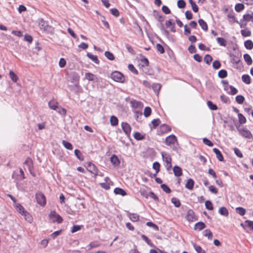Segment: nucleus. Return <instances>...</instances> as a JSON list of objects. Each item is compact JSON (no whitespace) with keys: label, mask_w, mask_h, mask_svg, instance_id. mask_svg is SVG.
Here are the masks:
<instances>
[{"label":"nucleus","mask_w":253,"mask_h":253,"mask_svg":"<svg viewBox=\"0 0 253 253\" xmlns=\"http://www.w3.org/2000/svg\"><path fill=\"white\" fill-rule=\"evenodd\" d=\"M36 200L37 203L41 206L44 207L46 203V200L45 195L41 192H39L36 194Z\"/></svg>","instance_id":"nucleus-1"},{"label":"nucleus","mask_w":253,"mask_h":253,"mask_svg":"<svg viewBox=\"0 0 253 253\" xmlns=\"http://www.w3.org/2000/svg\"><path fill=\"white\" fill-rule=\"evenodd\" d=\"M111 78L115 82L123 83L125 80L124 75L119 71H114L111 75Z\"/></svg>","instance_id":"nucleus-2"},{"label":"nucleus","mask_w":253,"mask_h":253,"mask_svg":"<svg viewBox=\"0 0 253 253\" xmlns=\"http://www.w3.org/2000/svg\"><path fill=\"white\" fill-rule=\"evenodd\" d=\"M49 216L50 218L52 220L53 222H57L58 223H60L63 221L62 217L58 213H57L55 211H51Z\"/></svg>","instance_id":"nucleus-3"},{"label":"nucleus","mask_w":253,"mask_h":253,"mask_svg":"<svg viewBox=\"0 0 253 253\" xmlns=\"http://www.w3.org/2000/svg\"><path fill=\"white\" fill-rule=\"evenodd\" d=\"M239 134L244 137L248 139H251L253 137L251 131L246 128H237Z\"/></svg>","instance_id":"nucleus-4"},{"label":"nucleus","mask_w":253,"mask_h":253,"mask_svg":"<svg viewBox=\"0 0 253 253\" xmlns=\"http://www.w3.org/2000/svg\"><path fill=\"white\" fill-rule=\"evenodd\" d=\"M87 170L93 174L94 175V177H96L98 175V169L96 166L91 163V162H89L87 165Z\"/></svg>","instance_id":"nucleus-5"},{"label":"nucleus","mask_w":253,"mask_h":253,"mask_svg":"<svg viewBox=\"0 0 253 253\" xmlns=\"http://www.w3.org/2000/svg\"><path fill=\"white\" fill-rule=\"evenodd\" d=\"M176 141L177 138L173 134L169 135L165 139V143L168 146H171V145L174 144Z\"/></svg>","instance_id":"nucleus-6"},{"label":"nucleus","mask_w":253,"mask_h":253,"mask_svg":"<svg viewBox=\"0 0 253 253\" xmlns=\"http://www.w3.org/2000/svg\"><path fill=\"white\" fill-rule=\"evenodd\" d=\"M105 182L101 183V187L105 189L109 190L110 188V185H113V182L110 180L109 177H106L105 178Z\"/></svg>","instance_id":"nucleus-7"},{"label":"nucleus","mask_w":253,"mask_h":253,"mask_svg":"<svg viewBox=\"0 0 253 253\" xmlns=\"http://www.w3.org/2000/svg\"><path fill=\"white\" fill-rule=\"evenodd\" d=\"M185 218L189 222H192L197 220L195 215V212L192 210H189L187 211Z\"/></svg>","instance_id":"nucleus-8"},{"label":"nucleus","mask_w":253,"mask_h":253,"mask_svg":"<svg viewBox=\"0 0 253 253\" xmlns=\"http://www.w3.org/2000/svg\"><path fill=\"white\" fill-rule=\"evenodd\" d=\"M122 127L126 134L127 136L129 135L131 132V127L130 125L126 122L122 123Z\"/></svg>","instance_id":"nucleus-9"},{"label":"nucleus","mask_w":253,"mask_h":253,"mask_svg":"<svg viewBox=\"0 0 253 253\" xmlns=\"http://www.w3.org/2000/svg\"><path fill=\"white\" fill-rule=\"evenodd\" d=\"M85 79L89 81H94L95 82H97L98 81V78L91 73H86L85 74Z\"/></svg>","instance_id":"nucleus-10"},{"label":"nucleus","mask_w":253,"mask_h":253,"mask_svg":"<svg viewBox=\"0 0 253 253\" xmlns=\"http://www.w3.org/2000/svg\"><path fill=\"white\" fill-rule=\"evenodd\" d=\"M127 215L132 222H136L139 219V216L137 213L127 212Z\"/></svg>","instance_id":"nucleus-11"},{"label":"nucleus","mask_w":253,"mask_h":253,"mask_svg":"<svg viewBox=\"0 0 253 253\" xmlns=\"http://www.w3.org/2000/svg\"><path fill=\"white\" fill-rule=\"evenodd\" d=\"M110 161L113 165L118 166L120 165V162L118 157L115 155H113L110 158Z\"/></svg>","instance_id":"nucleus-12"},{"label":"nucleus","mask_w":253,"mask_h":253,"mask_svg":"<svg viewBox=\"0 0 253 253\" xmlns=\"http://www.w3.org/2000/svg\"><path fill=\"white\" fill-rule=\"evenodd\" d=\"M213 151L216 155V158L220 162H222L223 161V157L222 154H221V152L216 148H214L213 149Z\"/></svg>","instance_id":"nucleus-13"},{"label":"nucleus","mask_w":253,"mask_h":253,"mask_svg":"<svg viewBox=\"0 0 253 253\" xmlns=\"http://www.w3.org/2000/svg\"><path fill=\"white\" fill-rule=\"evenodd\" d=\"M173 171L176 176H180L182 175V169L178 166H175L173 168Z\"/></svg>","instance_id":"nucleus-14"},{"label":"nucleus","mask_w":253,"mask_h":253,"mask_svg":"<svg viewBox=\"0 0 253 253\" xmlns=\"http://www.w3.org/2000/svg\"><path fill=\"white\" fill-rule=\"evenodd\" d=\"M194 185V181L192 179L189 178L185 184V187L188 190H192L193 189Z\"/></svg>","instance_id":"nucleus-15"},{"label":"nucleus","mask_w":253,"mask_h":253,"mask_svg":"<svg viewBox=\"0 0 253 253\" xmlns=\"http://www.w3.org/2000/svg\"><path fill=\"white\" fill-rule=\"evenodd\" d=\"M114 192L116 195H120L122 196H125L126 195V192L124 189L118 187L114 189Z\"/></svg>","instance_id":"nucleus-16"},{"label":"nucleus","mask_w":253,"mask_h":253,"mask_svg":"<svg viewBox=\"0 0 253 253\" xmlns=\"http://www.w3.org/2000/svg\"><path fill=\"white\" fill-rule=\"evenodd\" d=\"M206 227L205 224L201 221L196 223L195 225L194 229L196 230L201 231Z\"/></svg>","instance_id":"nucleus-17"},{"label":"nucleus","mask_w":253,"mask_h":253,"mask_svg":"<svg viewBox=\"0 0 253 253\" xmlns=\"http://www.w3.org/2000/svg\"><path fill=\"white\" fill-rule=\"evenodd\" d=\"M14 207L15 209H16L17 211L19 212L21 215H22L24 212L26 211V210L24 209L23 206H22L19 203H16L14 204Z\"/></svg>","instance_id":"nucleus-18"},{"label":"nucleus","mask_w":253,"mask_h":253,"mask_svg":"<svg viewBox=\"0 0 253 253\" xmlns=\"http://www.w3.org/2000/svg\"><path fill=\"white\" fill-rule=\"evenodd\" d=\"M58 103L55 100H52L48 102V106L49 107L53 110L57 107L58 106Z\"/></svg>","instance_id":"nucleus-19"},{"label":"nucleus","mask_w":253,"mask_h":253,"mask_svg":"<svg viewBox=\"0 0 253 253\" xmlns=\"http://www.w3.org/2000/svg\"><path fill=\"white\" fill-rule=\"evenodd\" d=\"M198 22H199V24L200 26H201V28L203 30H204L205 31H207L208 30V25H207V23L203 19H199L198 21Z\"/></svg>","instance_id":"nucleus-20"},{"label":"nucleus","mask_w":253,"mask_h":253,"mask_svg":"<svg viewBox=\"0 0 253 253\" xmlns=\"http://www.w3.org/2000/svg\"><path fill=\"white\" fill-rule=\"evenodd\" d=\"M160 130L164 133L171 131V128L169 126L163 124L160 126Z\"/></svg>","instance_id":"nucleus-21"},{"label":"nucleus","mask_w":253,"mask_h":253,"mask_svg":"<svg viewBox=\"0 0 253 253\" xmlns=\"http://www.w3.org/2000/svg\"><path fill=\"white\" fill-rule=\"evenodd\" d=\"M216 41L220 46L225 47L227 45V41L223 38L217 37Z\"/></svg>","instance_id":"nucleus-22"},{"label":"nucleus","mask_w":253,"mask_h":253,"mask_svg":"<svg viewBox=\"0 0 253 253\" xmlns=\"http://www.w3.org/2000/svg\"><path fill=\"white\" fill-rule=\"evenodd\" d=\"M162 156L164 162H165L166 164L171 163V158L170 156L166 154H164V153L163 152L162 153Z\"/></svg>","instance_id":"nucleus-23"},{"label":"nucleus","mask_w":253,"mask_h":253,"mask_svg":"<svg viewBox=\"0 0 253 253\" xmlns=\"http://www.w3.org/2000/svg\"><path fill=\"white\" fill-rule=\"evenodd\" d=\"M86 55L90 60L93 61L96 64L99 63V61L98 59L97 56L96 55H93L90 53H87Z\"/></svg>","instance_id":"nucleus-24"},{"label":"nucleus","mask_w":253,"mask_h":253,"mask_svg":"<svg viewBox=\"0 0 253 253\" xmlns=\"http://www.w3.org/2000/svg\"><path fill=\"white\" fill-rule=\"evenodd\" d=\"M253 18V14L251 15L250 14H246L243 15V19H241V22H243L244 21L246 22L252 21Z\"/></svg>","instance_id":"nucleus-25"},{"label":"nucleus","mask_w":253,"mask_h":253,"mask_svg":"<svg viewBox=\"0 0 253 253\" xmlns=\"http://www.w3.org/2000/svg\"><path fill=\"white\" fill-rule=\"evenodd\" d=\"M243 57H244V59L245 62L247 63V64L248 65H252V64L253 63V60H252V59L251 56L249 54H247V53L245 54L244 55Z\"/></svg>","instance_id":"nucleus-26"},{"label":"nucleus","mask_w":253,"mask_h":253,"mask_svg":"<svg viewBox=\"0 0 253 253\" xmlns=\"http://www.w3.org/2000/svg\"><path fill=\"white\" fill-rule=\"evenodd\" d=\"M218 212L221 215L225 216H227L229 214V212L227 209L224 207L220 208L219 209Z\"/></svg>","instance_id":"nucleus-27"},{"label":"nucleus","mask_w":253,"mask_h":253,"mask_svg":"<svg viewBox=\"0 0 253 253\" xmlns=\"http://www.w3.org/2000/svg\"><path fill=\"white\" fill-rule=\"evenodd\" d=\"M22 215L24 216L25 220L28 222L31 223L33 221L32 215L27 211L24 212Z\"/></svg>","instance_id":"nucleus-28"},{"label":"nucleus","mask_w":253,"mask_h":253,"mask_svg":"<svg viewBox=\"0 0 253 253\" xmlns=\"http://www.w3.org/2000/svg\"><path fill=\"white\" fill-rule=\"evenodd\" d=\"M171 203L174 205V206L176 208H179L181 206V203L180 200L175 197H173L171 199Z\"/></svg>","instance_id":"nucleus-29"},{"label":"nucleus","mask_w":253,"mask_h":253,"mask_svg":"<svg viewBox=\"0 0 253 253\" xmlns=\"http://www.w3.org/2000/svg\"><path fill=\"white\" fill-rule=\"evenodd\" d=\"M244 45L247 49H252L253 48V42L250 40H247L244 42Z\"/></svg>","instance_id":"nucleus-30"},{"label":"nucleus","mask_w":253,"mask_h":253,"mask_svg":"<svg viewBox=\"0 0 253 253\" xmlns=\"http://www.w3.org/2000/svg\"><path fill=\"white\" fill-rule=\"evenodd\" d=\"M74 153H75V156L77 157V158L79 160H80V161H84V157L83 155V154L81 153V152L79 150L76 149L74 151Z\"/></svg>","instance_id":"nucleus-31"},{"label":"nucleus","mask_w":253,"mask_h":253,"mask_svg":"<svg viewBox=\"0 0 253 253\" xmlns=\"http://www.w3.org/2000/svg\"><path fill=\"white\" fill-rule=\"evenodd\" d=\"M9 75L10 78L13 82L16 83L18 81V77L12 70L9 71Z\"/></svg>","instance_id":"nucleus-32"},{"label":"nucleus","mask_w":253,"mask_h":253,"mask_svg":"<svg viewBox=\"0 0 253 253\" xmlns=\"http://www.w3.org/2000/svg\"><path fill=\"white\" fill-rule=\"evenodd\" d=\"M242 81L245 84H249L251 83V78L247 74H244L242 76Z\"/></svg>","instance_id":"nucleus-33"},{"label":"nucleus","mask_w":253,"mask_h":253,"mask_svg":"<svg viewBox=\"0 0 253 253\" xmlns=\"http://www.w3.org/2000/svg\"><path fill=\"white\" fill-rule=\"evenodd\" d=\"M142 239L145 241L146 243L151 247H154V244L152 243L151 241L145 235L142 234L141 236Z\"/></svg>","instance_id":"nucleus-34"},{"label":"nucleus","mask_w":253,"mask_h":253,"mask_svg":"<svg viewBox=\"0 0 253 253\" xmlns=\"http://www.w3.org/2000/svg\"><path fill=\"white\" fill-rule=\"evenodd\" d=\"M62 143L67 149L70 150L73 149V146L71 143L66 140H62Z\"/></svg>","instance_id":"nucleus-35"},{"label":"nucleus","mask_w":253,"mask_h":253,"mask_svg":"<svg viewBox=\"0 0 253 253\" xmlns=\"http://www.w3.org/2000/svg\"><path fill=\"white\" fill-rule=\"evenodd\" d=\"M203 235L207 237L209 239L211 240L212 237V233L210 229H206L203 232Z\"/></svg>","instance_id":"nucleus-36"},{"label":"nucleus","mask_w":253,"mask_h":253,"mask_svg":"<svg viewBox=\"0 0 253 253\" xmlns=\"http://www.w3.org/2000/svg\"><path fill=\"white\" fill-rule=\"evenodd\" d=\"M55 111L61 115H65L66 114V110L60 106H58Z\"/></svg>","instance_id":"nucleus-37"},{"label":"nucleus","mask_w":253,"mask_h":253,"mask_svg":"<svg viewBox=\"0 0 253 253\" xmlns=\"http://www.w3.org/2000/svg\"><path fill=\"white\" fill-rule=\"evenodd\" d=\"M236 211L241 216H243L246 213V210L242 207H237L236 208Z\"/></svg>","instance_id":"nucleus-38"},{"label":"nucleus","mask_w":253,"mask_h":253,"mask_svg":"<svg viewBox=\"0 0 253 253\" xmlns=\"http://www.w3.org/2000/svg\"><path fill=\"white\" fill-rule=\"evenodd\" d=\"M193 247L197 253H205V251L202 249L201 246L193 244Z\"/></svg>","instance_id":"nucleus-39"},{"label":"nucleus","mask_w":253,"mask_h":253,"mask_svg":"<svg viewBox=\"0 0 253 253\" xmlns=\"http://www.w3.org/2000/svg\"><path fill=\"white\" fill-rule=\"evenodd\" d=\"M218 76L221 79L226 78L227 76V72L225 70H221L218 72Z\"/></svg>","instance_id":"nucleus-40"},{"label":"nucleus","mask_w":253,"mask_h":253,"mask_svg":"<svg viewBox=\"0 0 253 253\" xmlns=\"http://www.w3.org/2000/svg\"><path fill=\"white\" fill-rule=\"evenodd\" d=\"M244 8L245 6L242 3H237L235 6V10L238 12L241 11Z\"/></svg>","instance_id":"nucleus-41"},{"label":"nucleus","mask_w":253,"mask_h":253,"mask_svg":"<svg viewBox=\"0 0 253 253\" xmlns=\"http://www.w3.org/2000/svg\"><path fill=\"white\" fill-rule=\"evenodd\" d=\"M110 123L112 126H117L118 124V120L117 118L114 116H111L110 118Z\"/></svg>","instance_id":"nucleus-42"},{"label":"nucleus","mask_w":253,"mask_h":253,"mask_svg":"<svg viewBox=\"0 0 253 253\" xmlns=\"http://www.w3.org/2000/svg\"><path fill=\"white\" fill-rule=\"evenodd\" d=\"M230 89V91H227L229 94L235 95L238 93V90L232 85H229L228 88Z\"/></svg>","instance_id":"nucleus-43"},{"label":"nucleus","mask_w":253,"mask_h":253,"mask_svg":"<svg viewBox=\"0 0 253 253\" xmlns=\"http://www.w3.org/2000/svg\"><path fill=\"white\" fill-rule=\"evenodd\" d=\"M207 105L209 108L211 110H216L217 109V107L215 104H214L211 101H208Z\"/></svg>","instance_id":"nucleus-44"},{"label":"nucleus","mask_w":253,"mask_h":253,"mask_svg":"<svg viewBox=\"0 0 253 253\" xmlns=\"http://www.w3.org/2000/svg\"><path fill=\"white\" fill-rule=\"evenodd\" d=\"M40 26L41 28L44 30H47L48 27L47 24L43 19H42L40 23Z\"/></svg>","instance_id":"nucleus-45"},{"label":"nucleus","mask_w":253,"mask_h":253,"mask_svg":"<svg viewBox=\"0 0 253 253\" xmlns=\"http://www.w3.org/2000/svg\"><path fill=\"white\" fill-rule=\"evenodd\" d=\"M151 113V109L149 107H146L144 110V115L145 117H148Z\"/></svg>","instance_id":"nucleus-46"},{"label":"nucleus","mask_w":253,"mask_h":253,"mask_svg":"<svg viewBox=\"0 0 253 253\" xmlns=\"http://www.w3.org/2000/svg\"><path fill=\"white\" fill-rule=\"evenodd\" d=\"M133 136L135 139L138 140H142L144 138V136L138 132H135Z\"/></svg>","instance_id":"nucleus-47"},{"label":"nucleus","mask_w":253,"mask_h":253,"mask_svg":"<svg viewBox=\"0 0 253 253\" xmlns=\"http://www.w3.org/2000/svg\"><path fill=\"white\" fill-rule=\"evenodd\" d=\"M245 100V98L243 96L238 95L236 97V101L238 104H242Z\"/></svg>","instance_id":"nucleus-48"},{"label":"nucleus","mask_w":253,"mask_h":253,"mask_svg":"<svg viewBox=\"0 0 253 253\" xmlns=\"http://www.w3.org/2000/svg\"><path fill=\"white\" fill-rule=\"evenodd\" d=\"M161 187L163 190L166 193L169 194L171 192L170 189L166 184H162Z\"/></svg>","instance_id":"nucleus-49"},{"label":"nucleus","mask_w":253,"mask_h":253,"mask_svg":"<svg viewBox=\"0 0 253 253\" xmlns=\"http://www.w3.org/2000/svg\"><path fill=\"white\" fill-rule=\"evenodd\" d=\"M241 33L242 35L245 37H250L251 35V31L247 29L242 30Z\"/></svg>","instance_id":"nucleus-50"},{"label":"nucleus","mask_w":253,"mask_h":253,"mask_svg":"<svg viewBox=\"0 0 253 253\" xmlns=\"http://www.w3.org/2000/svg\"><path fill=\"white\" fill-rule=\"evenodd\" d=\"M104 54L105 56L110 60H113L115 58L113 54L110 51H106Z\"/></svg>","instance_id":"nucleus-51"},{"label":"nucleus","mask_w":253,"mask_h":253,"mask_svg":"<svg viewBox=\"0 0 253 253\" xmlns=\"http://www.w3.org/2000/svg\"><path fill=\"white\" fill-rule=\"evenodd\" d=\"M100 245V244L97 241L91 242L89 245V250H90L92 248L98 247Z\"/></svg>","instance_id":"nucleus-52"},{"label":"nucleus","mask_w":253,"mask_h":253,"mask_svg":"<svg viewBox=\"0 0 253 253\" xmlns=\"http://www.w3.org/2000/svg\"><path fill=\"white\" fill-rule=\"evenodd\" d=\"M205 206L208 210H212L213 209L212 203L210 201H206L205 202Z\"/></svg>","instance_id":"nucleus-53"},{"label":"nucleus","mask_w":253,"mask_h":253,"mask_svg":"<svg viewBox=\"0 0 253 253\" xmlns=\"http://www.w3.org/2000/svg\"><path fill=\"white\" fill-rule=\"evenodd\" d=\"M82 226H83L82 225H74L72 227L71 231L73 233H75L76 232H77V231H79L80 230H81Z\"/></svg>","instance_id":"nucleus-54"},{"label":"nucleus","mask_w":253,"mask_h":253,"mask_svg":"<svg viewBox=\"0 0 253 253\" xmlns=\"http://www.w3.org/2000/svg\"><path fill=\"white\" fill-rule=\"evenodd\" d=\"M160 167V165L158 162H156L154 163V164L153 165V168L154 169L156 170V174L155 175L157 174V173H158V172L159 171Z\"/></svg>","instance_id":"nucleus-55"},{"label":"nucleus","mask_w":253,"mask_h":253,"mask_svg":"<svg viewBox=\"0 0 253 253\" xmlns=\"http://www.w3.org/2000/svg\"><path fill=\"white\" fill-rule=\"evenodd\" d=\"M110 11L111 14L112 15H113L114 16H115V17H118L120 15V12L117 8H111V9H110Z\"/></svg>","instance_id":"nucleus-56"},{"label":"nucleus","mask_w":253,"mask_h":253,"mask_svg":"<svg viewBox=\"0 0 253 253\" xmlns=\"http://www.w3.org/2000/svg\"><path fill=\"white\" fill-rule=\"evenodd\" d=\"M238 118H239V123L241 124H244L246 123V119L242 114H238Z\"/></svg>","instance_id":"nucleus-57"},{"label":"nucleus","mask_w":253,"mask_h":253,"mask_svg":"<svg viewBox=\"0 0 253 253\" xmlns=\"http://www.w3.org/2000/svg\"><path fill=\"white\" fill-rule=\"evenodd\" d=\"M125 46L128 52H129L130 53H131V54H133V55L135 54L134 50L133 49V48L131 45H130L128 44H126Z\"/></svg>","instance_id":"nucleus-58"},{"label":"nucleus","mask_w":253,"mask_h":253,"mask_svg":"<svg viewBox=\"0 0 253 253\" xmlns=\"http://www.w3.org/2000/svg\"><path fill=\"white\" fill-rule=\"evenodd\" d=\"M177 6L179 8H184L185 6L186 3L184 0H178L177 2Z\"/></svg>","instance_id":"nucleus-59"},{"label":"nucleus","mask_w":253,"mask_h":253,"mask_svg":"<svg viewBox=\"0 0 253 253\" xmlns=\"http://www.w3.org/2000/svg\"><path fill=\"white\" fill-rule=\"evenodd\" d=\"M203 143L211 147L213 145V143L207 138H204L203 139Z\"/></svg>","instance_id":"nucleus-60"},{"label":"nucleus","mask_w":253,"mask_h":253,"mask_svg":"<svg viewBox=\"0 0 253 253\" xmlns=\"http://www.w3.org/2000/svg\"><path fill=\"white\" fill-rule=\"evenodd\" d=\"M161 87L160 84H153L152 88L155 92H159Z\"/></svg>","instance_id":"nucleus-61"},{"label":"nucleus","mask_w":253,"mask_h":253,"mask_svg":"<svg viewBox=\"0 0 253 253\" xmlns=\"http://www.w3.org/2000/svg\"><path fill=\"white\" fill-rule=\"evenodd\" d=\"M212 57L211 55L209 54H207L205 55L204 57V61L206 62V63L208 64H210L211 61H212Z\"/></svg>","instance_id":"nucleus-62"},{"label":"nucleus","mask_w":253,"mask_h":253,"mask_svg":"<svg viewBox=\"0 0 253 253\" xmlns=\"http://www.w3.org/2000/svg\"><path fill=\"white\" fill-rule=\"evenodd\" d=\"M160 123L161 121L159 119H154L152 121V124L154 128H156L157 126H158Z\"/></svg>","instance_id":"nucleus-63"},{"label":"nucleus","mask_w":253,"mask_h":253,"mask_svg":"<svg viewBox=\"0 0 253 253\" xmlns=\"http://www.w3.org/2000/svg\"><path fill=\"white\" fill-rule=\"evenodd\" d=\"M221 66V64L218 60H215L212 63V67L215 69H219Z\"/></svg>","instance_id":"nucleus-64"}]
</instances>
